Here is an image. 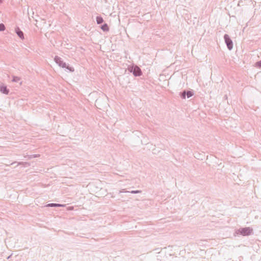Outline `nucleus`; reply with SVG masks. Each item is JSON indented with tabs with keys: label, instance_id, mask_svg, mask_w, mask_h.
<instances>
[{
	"label": "nucleus",
	"instance_id": "nucleus-1",
	"mask_svg": "<svg viewBox=\"0 0 261 261\" xmlns=\"http://www.w3.org/2000/svg\"><path fill=\"white\" fill-rule=\"evenodd\" d=\"M252 231V229L250 227L240 228L236 231L235 233L237 235L241 234L243 236H249L251 233Z\"/></svg>",
	"mask_w": 261,
	"mask_h": 261
},
{
	"label": "nucleus",
	"instance_id": "nucleus-2",
	"mask_svg": "<svg viewBox=\"0 0 261 261\" xmlns=\"http://www.w3.org/2000/svg\"><path fill=\"white\" fill-rule=\"evenodd\" d=\"M224 39L228 49L230 50H231L233 48V42L229 35L225 34L224 36Z\"/></svg>",
	"mask_w": 261,
	"mask_h": 261
},
{
	"label": "nucleus",
	"instance_id": "nucleus-3",
	"mask_svg": "<svg viewBox=\"0 0 261 261\" xmlns=\"http://www.w3.org/2000/svg\"><path fill=\"white\" fill-rule=\"evenodd\" d=\"M132 71L135 76H140L141 74V69L137 66L133 67Z\"/></svg>",
	"mask_w": 261,
	"mask_h": 261
},
{
	"label": "nucleus",
	"instance_id": "nucleus-4",
	"mask_svg": "<svg viewBox=\"0 0 261 261\" xmlns=\"http://www.w3.org/2000/svg\"><path fill=\"white\" fill-rule=\"evenodd\" d=\"M0 92L3 93L4 94H8L9 90L7 89L6 86H5L4 85H1L0 86Z\"/></svg>",
	"mask_w": 261,
	"mask_h": 261
},
{
	"label": "nucleus",
	"instance_id": "nucleus-5",
	"mask_svg": "<svg viewBox=\"0 0 261 261\" xmlns=\"http://www.w3.org/2000/svg\"><path fill=\"white\" fill-rule=\"evenodd\" d=\"M16 33L17 34V35L19 36V37L21 39H23V33L19 30V29H17L16 30Z\"/></svg>",
	"mask_w": 261,
	"mask_h": 261
},
{
	"label": "nucleus",
	"instance_id": "nucleus-6",
	"mask_svg": "<svg viewBox=\"0 0 261 261\" xmlns=\"http://www.w3.org/2000/svg\"><path fill=\"white\" fill-rule=\"evenodd\" d=\"M193 95V93L191 91H186V96L190 98Z\"/></svg>",
	"mask_w": 261,
	"mask_h": 261
},
{
	"label": "nucleus",
	"instance_id": "nucleus-7",
	"mask_svg": "<svg viewBox=\"0 0 261 261\" xmlns=\"http://www.w3.org/2000/svg\"><path fill=\"white\" fill-rule=\"evenodd\" d=\"M180 95L182 99H185L186 97V90H184L181 92Z\"/></svg>",
	"mask_w": 261,
	"mask_h": 261
},
{
	"label": "nucleus",
	"instance_id": "nucleus-8",
	"mask_svg": "<svg viewBox=\"0 0 261 261\" xmlns=\"http://www.w3.org/2000/svg\"><path fill=\"white\" fill-rule=\"evenodd\" d=\"M96 21L98 24L101 23L103 22V19L101 17H97Z\"/></svg>",
	"mask_w": 261,
	"mask_h": 261
},
{
	"label": "nucleus",
	"instance_id": "nucleus-9",
	"mask_svg": "<svg viewBox=\"0 0 261 261\" xmlns=\"http://www.w3.org/2000/svg\"><path fill=\"white\" fill-rule=\"evenodd\" d=\"M101 29L104 31H107L109 30V27L107 24H105L101 27Z\"/></svg>",
	"mask_w": 261,
	"mask_h": 261
},
{
	"label": "nucleus",
	"instance_id": "nucleus-10",
	"mask_svg": "<svg viewBox=\"0 0 261 261\" xmlns=\"http://www.w3.org/2000/svg\"><path fill=\"white\" fill-rule=\"evenodd\" d=\"M48 205L50 206H63V205H61V204H55V203L49 204Z\"/></svg>",
	"mask_w": 261,
	"mask_h": 261
},
{
	"label": "nucleus",
	"instance_id": "nucleus-11",
	"mask_svg": "<svg viewBox=\"0 0 261 261\" xmlns=\"http://www.w3.org/2000/svg\"><path fill=\"white\" fill-rule=\"evenodd\" d=\"M5 29V25L3 23L0 24V31H4Z\"/></svg>",
	"mask_w": 261,
	"mask_h": 261
},
{
	"label": "nucleus",
	"instance_id": "nucleus-12",
	"mask_svg": "<svg viewBox=\"0 0 261 261\" xmlns=\"http://www.w3.org/2000/svg\"><path fill=\"white\" fill-rule=\"evenodd\" d=\"M256 65L257 66L261 68V60L258 61V62H257L256 63Z\"/></svg>",
	"mask_w": 261,
	"mask_h": 261
},
{
	"label": "nucleus",
	"instance_id": "nucleus-13",
	"mask_svg": "<svg viewBox=\"0 0 261 261\" xmlns=\"http://www.w3.org/2000/svg\"><path fill=\"white\" fill-rule=\"evenodd\" d=\"M19 80V79L18 77H15L13 79V81L14 82H17Z\"/></svg>",
	"mask_w": 261,
	"mask_h": 261
},
{
	"label": "nucleus",
	"instance_id": "nucleus-14",
	"mask_svg": "<svg viewBox=\"0 0 261 261\" xmlns=\"http://www.w3.org/2000/svg\"><path fill=\"white\" fill-rule=\"evenodd\" d=\"M60 66H62V67H65L66 64L65 63H63L62 64H60Z\"/></svg>",
	"mask_w": 261,
	"mask_h": 261
},
{
	"label": "nucleus",
	"instance_id": "nucleus-15",
	"mask_svg": "<svg viewBox=\"0 0 261 261\" xmlns=\"http://www.w3.org/2000/svg\"><path fill=\"white\" fill-rule=\"evenodd\" d=\"M55 60H56V62H57V59L55 58Z\"/></svg>",
	"mask_w": 261,
	"mask_h": 261
},
{
	"label": "nucleus",
	"instance_id": "nucleus-16",
	"mask_svg": "<svg viewBox=\"0 0 261 261\" xmlns=\"http://www.w3.org/2000/svg\"><path fill=\"white\" fill-rule=\"evenodd\" d=\"M133 193H137V192H133Z\"/></svg>",
	"mask_w": 261,
	"mask_h": 261
}]
</instances>
